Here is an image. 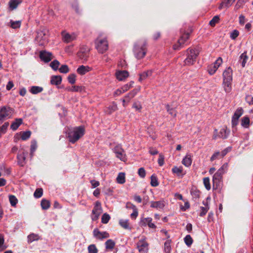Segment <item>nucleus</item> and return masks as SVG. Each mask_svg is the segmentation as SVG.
Here are the masks:
<instances>
[{
	"label": "nucleus",
	"instance_id": "f257e3e1",
	"mask_svg": "<svg viewBox=\"0 0 253 253\" xmlns=\"http://www.w3.org/2000/svg\"><path fill=\"white\" fill-rule=\"evenodd\" d=\"M148 44L146 40L138 41L133 45V52L134 57L138 60L143 59L148 50Z\"/></svg>",
	"mask_w": 253,
	"mask_h": 253
},
{
	"label": "nucleus",
	"instance_id": "f03ea898",
	"mask_svg": "<svg viewBox=\"0 0 253 253\" xmlns=\"http://www.w3.org/2000/svg\"><path fill=\"white\" fill-rule=\"evenodd\" d=\"M227 163L224 164L213 175L212 187L213 189L221 188L222 184V175L227 170Z\"/></svg>",
	"mask_w": 253,
	"mask_h": 253
},
{
	"label": "nucleus",
	"instance_id": "7ed1b4c3",
	"mask_svg": "<svg viewBox=\"0 0 253 253\" xmlns=\"http://www.w3.org/2000/svg\"><path fill=\"white\" fill-rule=\"evenodd\" d=\"M84 133V128L83 126H79L70 129L67 133L69 141L74 143L82 137Z\"/></svg>",
	"mask_w": 253,
	"mask_h": 253
},
{
	"label": "nucleus",
	"instance_id": "20e7f679",
	"mask_svg": "<svg viewBox=\"0 0 253 253\" xmlns=\"http://www.w3.org/2000/svg\"><path fill=\"white\" fill-rule=\"evenodd\" d=\"M95 48L99 53L103 54L108 49V42L106 37L100 34L94 41Z\"/></svg>",
	"mask_w": 253,
	"mask_h": 253
},
{
	"label": "nucleus",
	"instance_id": "39448f33",
	"mask_svg": "<svg viewBox=\"0 0 253 253\" xmlns=\"http://www.w3.org/2000/svg\"><path fill=\"white\" fill-rule=\"evenodd\" d=\"M186 52L187 57L184 61V66L193 65L199 54L198 52H196L195 49L191 48H188Z\"/></svg>",
	"mask_w": 253,
	"mask_h": 253
},
{
	"label": "nucleus",
	"instance_id": "423d86ee",
	"mask_svg": "<svg viewBox=\"0 0 253 253\" xmlns=\"http://www.w3.org/2000/svg\"><path fill=\"white\" fill-rule=\"evenodd\" d=\"M47 33L48 31L46 29H43L37 32L35 40L39 45L42 46L47 44L48 42Z\"/></svg>",
	"mask_w": 253,
	"mask_h": 253
},
{
	"label": "nucleus",
	"instance_id": "0eeeda50",
	"mask_svg": "<svg viewBox=\"0 0 253 253\" xmlns=\"http://www.w3.org/2000/svg\"><path fill=\"white\" fill-rule=\"evenodd\" d=\"M181 36L177 41V43L173 45V49L174 50H180L183 47L185 42L189 39L190 33L185 32L183 29L180 30Z\"/></svg>",
	"mask_w": 253,
	"mask_h": 253
},
{
	"label": "nucleus",
	"instance_id": "6e6552de",
	"mask_svg": "<svg viewBox=\"0 0 253 253\" xmlns=\"http://www.w3.org/2000/svg\"><path fill=\"white\" fill-rule=\"evenodd\" d=\"M149 244L145 237H142L136 243V248L139 253H147Z\"/></svg>",
	"mask_w": 253,
	"mask_h": 253
},
{
	"label": "nucleus",
	"instance_id": "1a4fd4ad",
	"mask_svg": "<svg viewBox=\"0 0 253 253\" xmlns=\"http://www.w3.org/2000/svg\"><path fill=\"white\" fill-rule=\"evenodd\" d=\"M102 211L101 203L99 201L95 203L94 207L92 211L91 219L93 221L97 220Z\"/></svg>",
	"mask_w": 253,
	"mask_h": 253
},
{
	"label": "nucleus",
	"instance_id": "9d476101",
	"mask_svg": "<svg viewBox=\"0 0 253 253\" xmlns=\"http://www.w3.org/2000/svg\"><path fill=\"white\" fill-rule=\"evenodd\" d=\"M90 49L86 46H83L78 52V57L84 60L87 61L89 54Z\"/></svg>",
	"mask_w": 253,
	"mask_h": 253
},
{
	"label": "nucleus",
	"instance_id": "9b49d317",
	"mask_svg": "<svg viewBox=\"0 0 253 253\" xmlns=\"http://www.w3.org/2000/svg\"><path fill=\"white\" fill-rule=\"evenodd\" d=\"M114 152L116 154V157L121 161L125 162L126 160L125 151L121 146H116L114 149Z\"/></svg>",
	"mask_w": 253,
	"mask_h": 253
},
{
	"label": "nucleus",
	"instance_id": "f8f14e48",
	"mask_svg": "<svg viewBox=\"0 0 253 253\" xmlns=\"http://www.w3.org/2000/svg\"><path fill=\"white\" fill-rule=\"evenodd\" d=\"M229 134V132L227 131L226 127H224L220 129L219 132L217 133V130H214V133L213 136V138L215 139L217 137L221 138L222 139L227 138Z\"/></svg>",
	"mask_w": 253,
	"mask_h": 253
},
{
	"label": "nucleus",
	"instance_id": "ddd939ff",
	"mask_svg": "<svg viewBox=\"0 0 253 253\" xmlns=\"http://www.w3.org/2000/svg\"><path fill=\"white\" fill-rule=\"evenodd\" d=\"M11 114V109L10 107L3 106L0 109V123H1L4 119L10 116Z\"/></svg>",
	"mask_w": 253,
	"mask_h": 253
},
{
	"label": "nucleus",
	"instance_id": "4468645a",
	"mask_svg": "<svg viewBox=\"0 0 253 253\" xmlns=\"http://www.w3.org/2000/svg\"><path fill=\"white\" fill-rule=\"evenodd\" d=\"M40 57L42 61L45 63L49 62L53 58L52 53L45 50H42L40 52Z\"/></svg>",
	"mask_w": 253,
	"mask_h": 253
},
{
	"label": "nucleus",
	"instance_id": "2eb2a0df",
	"mask_svg": "<svg viewBox=\"0 0 253 253\" xmlns=\"http://www.w3.org/2000/svg\"><path fill=\"white\" fill-rule=\"evenodd\" d=\"M140 88H135L129 92L126 95L124 98L123 99V102L124 103V106H125V103H128L130 100L133 98L136 94L139 91Z\"/></svg>",
	"mask_w": 253,
	"mask_h": 253
},
{
	"label": "nucleus",
	"instance_id": "dca6fc26",
	"mask_svg": "<svg viewBox=\"0 0 253 253\" xmlns=\"http://www.w3.org/2000/svg\"><path fill=\"white\" fill-rule=\"evenodd\" d=\"M93 233L94 236L99 240H102L109 237V234L108 232L106 231L100 232L97 228L95 229Z\"/></svg>",
	"mask_w": 253,
	"mask_h": 253
},
{
	"label": "nucleus",
	"instance_id": "f3484780",
	"mask_svg": "<svg viewBox=\"0 0 253 253\" xmlns=\"http://www.w3.org/2000/svg\"><path fill=\"white\" fill-rule=\"evenodd\" d=\"M232 70L230 67L226 69L223 72V81H232Z\"/></svg>",
	"mask_w": 253,
	"mask_h": 253
},
{
	"label": "nucleus",
	"instance_id": "a211bd4d",
	"mask_svg": "<svg viewBox=\"0 0 253 253\" xmlns=\"http://www.w3.org/2000/svg\"><path fill=\"white\" fill-rule=\"evenodd\" d=\"M129 76V73L126 70L119 71L116 73V76L119 81H123L127 78Z\"/></svg>",
	"mask_w": 253,
	"mask_h": 253
},
{
	"label": "nucleus",
	"instance_id": "6ab92c4d",
	"mask_svg": "<svg viewBox=\"0 0 253 253\" xmlns=\"http://www.w3.org/2000/svg\"><path fill=\"white\" fill-rule=\"evenodd\" d=\"M62 36L63 42L66 43H69L76 39V36L74 34L70 35L68 33H62Z\"/></svg>",
	"mask_w": 253,
	"mask_h": 253
},
{
	"label": "nucleus",
	"instance_id": "aec40b11",
	"mask_svg": "<svg viewBox=\"0 0 253 253\" xmlns=\"http://www.w3.org/2000/svg\"><path fill=\"white\" fill-rule=\"evenodd\" d=\"M153 73V70H149L139 74V78L138 79L139 82H141L143 80L146 79L147 77L152 76Z\"/></svg>",
	"mask_w": 253,
	"mask_h": 253
},
{
	"label": "nucleus",
	"instance_id": "412c9836",
	"mask_svg": "<svg viewBox=\"0 0 253 253\" xmlns=\"http://www.w3.org/2000/svg\"><path fill=\"white\" fill-rule=\"evenodd\" d=\"M91 70V68L89 66L84 65L80 66L77 70V73L81 75H84Z\"/></svg>",
	"mask_w": 253,
	"mask_h": 253
},
{
	"label": "nucleus",
	"instance_id": "4be33fe9",
	"mask_svg": "<svg viewBox=\"0 0 253 253\" xmlns=\"http://www.w3.org/2000/svg\"><path fill=\"white\" fill-rule=\"evenodd\" d=\"M203 204L205 206L204 207H200V212L199 215L200 216H203L207 213L209 211L210 207L207 201H203Z\"/></svg>",
	"mask_w": 253,
	"mask_h": 253
},
{
	"label": "nucleus",
	"instance_id": "5701e85b",
	"mask_svg": "<svg viewBox=\"0 0 253 253\" xmlns=\"http://www.w3.org/2000/svg\"><path fill=\"white\" fill-rule=\"evenodd\" d=\"M232 81H223V87L224 91L227 93H229L232 90Z\"/></svg>",
	"mask_w": 253,
	"mask_h": 253
},
{
	"label": "nucleus",
	"instance_id": "b1692460",
	"mask_svg": "<svg viewBox=\"0 0 253 253\" xmlns=\"http://www.w3.org/2000/svg\"><path fill=\"white\" fill-rule=\"evenodd\" d=\"M26 157V154L24 152H22L20 154H19L17 155L18 162V164L23 167L25 164V160Z\"/></svg>",
	"mask_w": 253,
	"mask_h": 253
},
{
	"label": "nucleus",
	"instance_id": "393cba45",
	"mask_svg": "<svg viewBox=\"0 0 253 253\" xmlns=\"http://www.w3.org/2000/svg\"><path fill=\"white\" fill-rule=\"evenodd\" d=\"M152 219L151 217L144 218L141 220V222L143 223L142 225L146 226L147 224L148 226L152 228H155L156 225L152 223Z\"/></svg>",
	"mask_w": 253,
	"mask_h": 253
},
{
	"label": "nucleus",
	"instance_id": "a878e982",
	"mask_svg": "<svg viewBox=\"0 0 253 253\" xmlns=\"http://www.w3.org/2000/svg\"><path fill=\"white\" fill-rule=\"evenodd\" d=\"M150 207L153 208L162 209L165 207L164 202L163 201H152Z\"/></svg>",
	"mask_w": 253,
	"mask_h": 253
},
{
	"label": "nucleus",
	"instance_id": "bb28decb",
	"mask_svg": "<svg viewBox=\"0 0 253 253\" xmlns=\"http://www.w3.org/2000/svg\"><path fill=\"white\" fill-rule=\"evenodd\" d=\"M23 123V120L21 118L16 119L15 121L11 124L10 128L13 130H16L19 126Z\"/></svg>",
	"mask_w": 253,
	"mask_h": 253
},
{
	"label": "nucleus",
	"instance_id": "cd10ccee",
	"mask_svg": "<svg viewBox=\"0 0 253 253\" xmlns=\"http://www.w3.org/2000/svg\"><path fill=\"white\" fill-rule=\"evenodd\" d=\"M235 0H224L220 3L218 8L221 9L223 8H228L232 4Z\"/></svg>",
	"mask_w": 253,
	"mask_h": 253
},
{
	"label": "nucleus",
	"instance_id": "c85d7f7f",
	"mask_svg": "<svg viewBox=\"0 0 253 253\" xmlns=\"http://www.w3.org/2000/svg\"><path fill=\"white\" fill-rule=\"evenodd\" d=\"M62 77L61 76H53L51 78L50 83L53 85H59L61 83Z\"/></svg>",
	"mask_w": 253,
	"mask_h": 253
},
{
	"label": "nucleus",
	"instance_id": "c756f323",
	"mask_svg": "<svg viewBox=\"0 0 253 253\" xmlns=\"http://www.w3.org/2000/svg\"><path fill=\"white\" fill-rule=\"evenodd\" d=\"M192 161L191 156L190 154H187L183 159L182 163L185 166L188 167L191 165Z\"/></svg>",
	"mask_w": 253,
	"mask_h": 253
},
{
	"label": "nucleus",
	"instance_id": "7c9ffc66",
	"mask_svg": "<svg viewBox=\"0 0 253 253\" xmlns=\"http://www.w3.org/2000/svg\"><path fill=\"white\" fill-rule=\"evenodd\" d=\"M22 1V0H10L9 2V8L12 10L16 9L18 5Z\"/></svg>",
	"mask_w": 253,
	"mask_h": 253
},
{
	"label": "nucleus",
	"instance_id": "2f4dec72",
	"mask_svg": "<svg viewBox=\"0 0 253 253\" xmlns=\"http://www.w3.org/2000/svg\"><path fill=\"white\" fill-rule=\"evenodd\" d=\"M7 25L14 29H18L21 27V21L18 20L14 21L11 20Z\"/></svg>",
	"mask_w": 253,
	"mask_h": 253
},
{
	"label": "nucleus",
	"instance_id": "473e14b6",
	"mask_svg": "<svg viewBox=\"0 0 253 253\" xmlns=\"http://www.w3.org/2000/svg\"><path fill=\"white\" fill-rule=\"evenodd\" d=\"M119 224L120 226L125 229L131 230V228L129 226L128 220L121 219L119 221Z\"/></svg>",
	"mask_w": 253,
	"mask_h": 253
},
{
	"label": "nucleus",
	"instance_id": "72a5a7b5",
	"mask_svg": "<svg viewBox=\"0 0 253 253\" xmlns=\"http://www.w3.org/2000/svg\"><path fill=\"white\" fill-rule=\"evenodd\" d=\"M250 118L247 116H245L241 119V124L244 128H248L250 126Z\"/></svg>",
	"mask_w": 253,
	"mask_h": 253
},
{
	"label": "nucleus",
	"instance_id": "f704fd0d",
	"mask_svg": "<svg viewBox=\"0 0 253 253\" xmlns=\"http://www.w3.org/2000/svg\"><path fill=\"white\" fill-rule=\"evenodd\" d=\"M41 205L42 210H46L49 208L50 202L49 200L43 199L41 201Z\"/></svg>",
	"mask_w": 253,
	"mask_h": 253
},
{
	"label": "nucleus",
	"instance_id": "c9c22d12",
	"mask_svg": "<svg viewBox=\"0 0 253 253\" xmlns=\"http://www.w3.org/2000/svg\"><path fill=\"white\" fill-rule=\"evenodd\" d=\"M171 241L170 239L167 240L164 244V251L166 253H170L171 252Z\"/></svg>",
	"mask_w": 253,
	"mask_h": 253
},
{
	"label": "nucleus",
	"instance_id": "e433bc0d",
	"mask_svg": "<svg viewBox=\"0 0 253 253\" xmlns=\"http://www.w3.org/2000/svg\"><path fill=\"white\" fill-rule=\"evenodd\" d=\"M43 90V88L38 86H32L30 90L31 93L36 94L41 92Z\"/></svg>",
	"mask_w": 253,
	"mask_h": 253
},
{
	"label": "nucleus",
	"instance_id": "4c0bfd02",
	"mask_svg": "<svg viewBox=\"0 0 253 253\" xmlns=\"http://www.w3.org/2000/svg\"><path fill=\"white\" fill-rule=\"evenodd\" d=\"M84 88L83 86L74 85L71 88H67V89L69 91L72 92H82Z\"/></svg>",
	"mask_w": 253,
	"mask_h": 253
},
{
	"label": "nucleus",
	"instance_id": "58836bf2",
	"mask_svg": "<svg viewBox=\"0 0 253 253\" xmlns=\"http://www.w3.org/2000/svg\"><path fill=\"white\" fill-rule=\"evenodd\" d=\"M115 246V242L109 239L105 242V248L107 250H113Z\"/></svg>",
	"mask_w": 253,
	"mask_h": 253
},
{
	"label": "nucleus",
	"instance_id": "ea45409f",
	"mask_svg": "<svg viewBox=\"0 0 253 253\" xmlns=\"http://www.w3.org/2000/svg\"><path fill=\"white\" fill-rule=\"evenodd\" d=\"M243 113L244 110L243 108L241 107H239L234 112L232 118L239 119V118L243 115Z\"/></svg>",
	"mask_w": 253,
	"mask_h": 253
},
{
	"label": "nucleus",
	"instance_id": "a19ab883",
	"mask_svg": "<svg viewBox=\"0 0 253 253\" xmlns=\"http://www.w3.org/2000/svg\"><path fill=\"white\" fill-rule=\"evenodd\" d=\"M117 182L119 184H124L126 182L125 173L120 172L119 173L117 177Z\"/></svg>",
	"mask_w": 253,
	"mask_h": 253
},
{
	"label": "nucleus",
	"instance_id": "79ce46f5",
	"mask_svg": "<svg viewBox=\"0 0 253 253\" xmlns=\"http://www.w3.org/2000/svg\"><path fill=\"white\" fill-rule=\"evenodd\" d=\"M183 171V168L182 167H174L172 169V171L173 173L176 174L178 176L183 175L182 174Z\"/></svg>",
	"mask_w": 253,
	"mask_h": 253
},
{
	"label": "nucleus",
	"instance_id": "37998d69",
	"mask_svg": "<svg viewBox=\"0 0 253 253\" xmlns=\"http://www.w3.org/2000/svg\"><path fill=\"white\" fill-rule=\"evenodd\" d=\"M166 107L167 110V112L171 115L173 117L175 118L176 116V112L173 109L170 107L169 105L167 104L166 105Z\"/></svg>",
	"mask_w": 253,
	"mask_h": 253
},
{
	"label": "nucleus",
	"instance_id": "c03bdc74",
	"mask_svg": "<svg viewBox=\"0 0 253 253\" xmlns=\"http://www.w3.org/2000/svg\"><path fill=\"white\" fill-rule=\"evenodd\" d=\"M219 20L220 18L218 15L214 16L210 21L209 25L211 27H214L216 24L219 23Z\"/></svg>",
	"mask_w": 253,
	"mask_h": 253
},
{
	"label": "nucleus",
	"instance_id": "a18cd8bd",
	"mask_svg": "<svg viewBox=\"0 0 253 253\" xmlns=\"http://www.w3.org/2000/svg\"><path fill=\"white\" fill-rule=\"evenodd\" d=\"M240 59L242 62V66L243 67H244L246 63L247 62V60L248 59V56L247 55V51H245L240 56Z\"/></svg>",
	"mask_w": 253,
	"mask_h": 253
},
{
	"label": "nucleus",
	"instance_id": "49530a36",
	"mask_svg": "<svg viewBox=\"0 0 253 253\" xmlns=\"http://www.w3.org/2000/svg\"><path fill=\"white\" fill-rule=\"evenodd\" d=\"M151 185L153 187H156L159 185L158 178L157 176L154 174H153L151 176Z\"/></svg>",
	"mask_w": 253,
	"mask_h": 253
},
{
	"label": "nucleus",
	"instance_id": "de8ad7c7",
	"mask_svg": "<svg viewBox=\"0 0 253 253\" xmlns=\"http://www.w3.org/2000/svg\"><path fill=\"white\" fill-rule=\"evenodd\" d=\"M184 240L185 244L188 247H190L193 242V240L190 235H186L184 238Z\"/></svg>",
	"mask_w": 253,
	"mask_h": 253
},
{
	"label": "nucleus",
	"instance_id": "09e8293b",
	"mask_svg": "<svg viewBox=\"0 0 253 253\" xmlns=\"http://www.w3.org/2000/svg\"><path fill=\"white\" fill-rule=\"evenodd\" d=\"M203 183L206 189L208 190H210L211 188V186L209 177H204L203 178Z\"/></svg>",
	"mask_w": 253,
	"mask_h": 253
},
{
	"label": "nucleus",
	"instance_id": "8fccbe9b",
	"mask_svg": "<svg viewBox=\"0 0 253 253\" xmlns=\"http://www.w3.org/2000/svg\"><path fill=\"white\" fill-rule=\"evenodd\" d=\"M218 68L213 64L208 66V71L211 75L214 74Z\"/></svg>",
	"mask_w": 253,
	"mask_h": 253
},
{
	"label": "nucleus",
	"instance_id": "3c124183",
	"mask_svg": "<svg viewBox=\"0 0 253 253\" xmlns=\"http://www.w3.org/2000/svg\"><path fill=\"white\" fill-rule=\"evenodd\" d=\"M31 135V132L29 130L23 131L22 132L21 138L23 140H26L30 138Z\"/></svg>",
	"mask_w": 253,
	"mask_h": 253
},
{
	"label": "nucleus",
	"instance_id": "603ef678",
	"mask_svg": "<svg viewBox=\"0 0 253 253\" xmlns=\"http://www.w3.org/2000/svg\"><path fill=\"white\" fill-rule=\"evenodd\" d=\"M191 194L193 198L198 199L200 197V192L199 190L196 188H192L191 190Z\"/></svg>",
	"mask_w": 253,
	"mask_h": 253
},
{
	"label": "nucleus",
	"instance_id": "864d4df0",
	"mask_svg": "<svg viewBox=\"0 0 253 253\" xmlns=\"http://www.w3.org/2000/svg\"><path fill=\"white\" fill-rule=\"evenodd\" d=\"M39 239V236L38 235L35 234H31L28 236V242L29 243H32L34 241H37Z\"/></svg>",
	"mask_w": 253,
	"mask_h": 253
},
{
	"label": "nucleus",
	"instance_id": "5fc2aeb1",
	"mask_svg": "<svg viewBox=\"0 0 253 253\" xmlns=\"http://www.w3.org/2000/svg\"><path fill=\"white\" fill-rule=\"evenodd\" d=\"M60 65L59 62L57 60H54L53 61H52L50 64V66L55 71H56L58 69V67Z\"/></svg>",
	"mask_w": 253,
	"mask_h": 253
},
{
	"label": "nucleus",
	"instance_id": "6e6d98bb",
	"mask_svg": "<svg viewBox=\"0 0 253 253\" xmlns=\"http://www.w3.org/2000/svg\"><path fill=\"white\" fill-rule=\"evenodd\" d=\"M110 219V216L109 214L107 213H104L101 217V222L102 223H107Z\"/></svg>",
	"mask_w": 253,
	"mask_h": 253
},
{
	"label": "nucleus",
	"instance_id": "4d7b16f0",
	"mask_svg": "<svg viewBox=\"0 0 253 253\" xmlns=\"http://www.w3.org/2000/svg\"><path fill=\"white\" fill-rule=\"evenodd\" d=\"M43 194V190L42 188H37L34 193V196L36 198H39Z\"/></svg>",
	"mask_w": 253,
	"mask_h": 253
},
{
	"label": "nucleus",
	"instance_id": "13d9d810",
	"mask_svg": "<svg viewBox=\"0 0 253 253\" xmlns=\"http://www.w3.org/2000/svg\"><path fill=\"white\" fill-rule=\"evenodd\" d=\"M117 105L116 104H113L112 105L109 106L106 111L108 114H111L113 112L117 110Z\"/></svg>",
	"mask_w": 253,
	"mask_h": 253
},
{
	"label": "nucleus",
	"instance_id": "bf43d9fd",
	"mask_svg": "<svg viewBox=\"0 0 253 253\" xmlns=\"http://www.w3.org/2000/svg\"><path fill=\"white\" fill-rule=\"evenodd\" d=\"M87 249L88 253H97L98 252V250L94 244L89 245Z\"/></svg>",
	"mask_w": 253,
	"mask_h": 253
},
{
	"label": "nucleus",
	"instance_id": "052dcab7",
	"mask_svg": "<svg viewBox=\"0 0 253 253\" xmlns=\"http://www.w3.org/2000/svg\"><path fill=\"white\" fill-rule=\"evenodd\" d=\"M37 148V145L36 141H32L31 145L30 148V155L31 156H33V154Z\"/></svg>",
	"mask_w": 253,
	"mask_h": 253
},
{
	"label": "nucleus",
	"instance_id": "680f3d73",
	"mask_svg": "<svg viewBox=\"0 0 253 253\" xmlns=\"http://www.w3.org/2000/svg\"><path fill=\"white\" fill-rule=\"evenodd\" d=\"M76 76L74 74H70L68 77V81L69 83L73 84L76 82Z\"/></svg>",
	"mask_w": 253,
	"mask_h": 253
},
{
	"label": "nucleus",
	"instance_id": "e2e57ef3",
	"mask_svg": "<svg viewBox=\"0 0 253 253\" xmlns=\"http://www.w3.org/2000/svg\"><path fill=\"white\" fill-rule=\"evenodd\" d=\"M9 200L12 206H15L17 203V199L14 195H10L9 196Z\"/></svg>",
	"mask_w": 253,
	"mask_h": 253
},
{
	"label": "nucleus",
	"instance_id": "0e129e2a",
	"mask_svg": "<svg viewBox=\"0 0 253 253\" xmlns=\"http://www.w3.org/2000/svg\"><path fill=\"white\" fill-rule=\"evenodd\" d=\"M59 71L61 73L66 74L69 72V69L67 65H62L59 68Z\"/></svg>",
	"mask_w": 253,
	"mask_h": 253
},
{
	"label": "nucleus",
	"instance_id": "69168bd1",
	"mask_svg": "<svg viewBox=\"0 0 253 253\" xmlns=\"http://www.w3.org/2000/svg\"><path fill=\"white\" fill-rule=\"evenodd\" d=\"M72 7L75 9L77 13H79L80 12L79 4L77 0H74L72 1Z\"/></svg>",
	"mask_w": 253,
	"mask_h": 253
},
{
	"label": "nucleus",
	"instance_id": "338daca9",
	"mask_svg": "<svg viewBox=\"0 0 253 253\" xmlns=\"http://www.w3.org/2000/svg\"><path fill=\"white\" fill-rule=\"evenodd\" d=\"M239 35V32L237 30H234L230 34V38L235 40Z\"/></svg>",
	"mask_w": 253,
	"mask_h": 253
},
{
	"label": "nucleus",
	"instance_id": "774afa93",
	"mask_svg": "<svg viewBox=\"0 0 253 253\" xmlns=\"http://www.w3.org/2000/svg\"><path fill=\"white\" fill-rule=\"evenodd\" d=\"M9 126L8 122L5 123L1 126L0 127V132L1 133H4Z\"/></svg>",
	"mask_w": 253,
	"mask_h": 253
}]
</instances>
